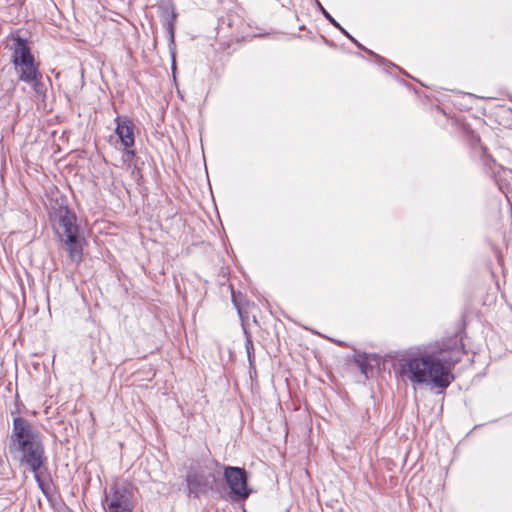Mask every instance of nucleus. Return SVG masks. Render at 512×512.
<instances>
[{
  "instance_id": "obj_1",
  "label": "nucleus",
  "mask_w": 512,
  "mask_h": 512,
  "mask_svg": "<svg viewBox=\"0 0 512 512\" xmlns=\"http://www.w3.org/2000/svg\"><path fill=\"white\" fill-rule=\"evenodd\" d=\"M9 452L17 457L21 466L34 474L38 487L47 495L48 488L42 475L47 471L48 458L42 436L23 417L13 419V428L9 436Z\"/></svg>"
},
{
  "instance_id": "obj_2",
  "label": "nucleus",
  "mask_w": 512,
  "mask_h": 512,
  "mask_svg": "<svg viewBox=\"0 0 512 512\" xmlns=\"http://www.w3.org/2000/svg\"><path fill=\"white\" fill-rule=\"evenodd\" d=\"M463 346L459 339L454 337L439 347L425 350V384L432 383L442 390L449 387L454 381L451 370L461 360Z\"/></svg>"
},
{
  "instance_id": "obj_3",
  "label": "nucleus",
  "mask_w": 512,
  "mask_h": 512,
  "mask_svg": "<svg viewBox=\"0 0 512 512\" xmlns=\"http://www.w3.org/2000/svg\"><path fill=\"white\" fill-rule=\"evenodd\" d=\"M53 229L59 239L64 243L72 262L79 264L82 261L83 246L80 238V227L77 217L67 206H59L53 214Z\"/></svg>"
},
{
  "instance_id": "obj_4",
  "label": "nucleus",
  "mask_w": 512,
  "mask_h": 512,
  "mask_svg": "<svg viewBox=\"0 0 512 512\" xmlns=\"http://www.w3.org/2000/svg\"><path fill=\"white\" fill-rule=\"evenodd\" d=\"M102 507L104 512H133V487L125 481L113 482L104 490Z\"/></svg>"
},
{
  "instance_id": "obj_5",
  "label": "nucleus",
  "mask_w": 512,
  "mask_h": 512,
  "mask_svg": "<svg viewBox=\"0 0 512 512\" xmlns=\"http://www.w3.org/2000/svg\"><path fill=\"white\" fill-rule=\"evenodd\" d=\"M212 466L218 467L217 461H211L205 466V469L190 470L186 475V483L188 488V496L198 498L201 494H205L212 490L216 482V475Z\"/></svg>"
},
{
  "instance_id": "obj_6",
  "label": "nucleus",
  "mask_w": 512,
  "mask_h": 512,
  "mask_svg": "<svg viewBox=\"0 0 512 512\" xmlns=\"http://www.w3.org/2000/svg\"><path fill=\"white\" fill-rule=\"evenodd\" d=\"M223 477L230 489V499L234 502L246 500L252 493L248 486V474L244 468L224 466Z\"/></svg>"
},
{
  "instance_id": "obj_7",
  "label": "nucleus",
  "mask_w": 512,
  "mask_h": 512,
  "mask_svg": "<svg viewBox=\"0 0 512 512\" xmlns=\"http://www.w3.org/2000/svg\"><path fill=\"white\" fill-rule=\"evenodd\" d=\"M425 351L408 353L399 360V373L403 380L412 384H425Z\"/></svg>"
},
{
  "instance_id": "obj_8",
  "label": "nucleus",
  "mask_w": 512,
  "mask_h": 512,
  "mask_svg": "<svg viewBox=\"0 0 512 512\" xmlns=\"http://www.w3.org/2000/svg\"><path fill=\"white\" fill-rule=\"evenodd\" d=\"M115 133L118 136L121 146L124 148L134 147L135 145V124L126 116H117L115 118Z\"/></svg>"
},
{
  "instance_id": "obj_9",
  "label": "nucleus",
  "mask_w": 512,
  "mask_h": 512,
  "mask_svg": "<svg viewBox=\"0 0 512 512\" xmlns=\"http://www.w3.org/2000/svg\"><path fill=\"white\" fill-rule=\"evenodd\" d=\"M13 66L17 74L18 81L27 83L33 82L37 78H42V73L39 70V64L35 59L15 63Z\"/></svg>"
},
{
  "instance_id": "obj_10",
  "label": "nucleus",
  "mask_w": 512,
  "mask_h": 512,
  "mask_svg": "<svg viewBox=\"0 0 512 512\" xmlns=\"http://www.w3.org/2000/svg\"><path fill=\"white\" fill-rule=\"evenodd\" d=\"M13 45H12V54H11V63H19L24 61H29L35 59L34 55L31 52V48L28 44V40L19 35H15L12 37Z\"/></svg>"
},
{
  "instance_id": "obj_11",
  "label": "nucleus",
  "mask_w": 512,
  "mask_h": 512,
  "mask_svg": "<svg viewBox=\"0 0 512 512\" xmlns=\"http://www.w3.org/2000/svg\"><path fill=\"white\" fill-rule=\"evenodd\" d=\"M177 14L175 12L174 7L171 5L163 10V18H164V27L169 34V48L172 54L173 63L172 66H175V53L173 47L175 46V21Z\"/></svg>"
},
{
  "instance_id": "obj_12",
  "label": "nucleus",
  "mask_w": 512,
  "mask_h": 512,
  "mask_svg": "<svg viewBox=\"0 0 512 512\" xmlns=\"http://www.w3.org/2000/svg\"><path fill=\"white\" fill-rule=\"evenodd\" d=\"M123 154H122V162L127 166V168L134 167L132 174H139L140 170L136 168V164L134 163V159L136 157V152L133 149V147L124 148L123 147Z\"/></svg>"
},
{
  "instance_id": "obj_13",
  "label": "nucleus",
  "mask_w": 512,
  "mask_h": 512,
  "mask_svg": "<svg viewBox=\"0 0 512 512\" xmlns=\"http://www.w3.org/2000/svg\"><path fill=\"white\" fill-rule=\"evenodd\" d=\"M42 78H37L35 81L33 82H27L26 84H29L31 85L34 93L37 95V96H45V93H46V88H45V85L42 83Z\"/></svg>"
},
{
  "instance_id": "obj_14",
  "label": "nucleus",
  "mask_w": 512,
  "mask_h": 512,
  "mask_svg": "<svg viewBox=\"0 0 512 512\" xmlns=\"http://www.w3.org/2000/svg\"><path fill=\"white\" fill-rule=\"evenodd\" d=\"M245 347H246V350H247V355H248L249 363L252 364L253 358H254V355H253L254 348H253V342H252V339H251L250 336L246 337Z\"/></svg>"
},
{
  "instance_id": "obj_15",
  "label": "nucleus",
  "mask_w": 512,
  "mask_h": 512,
  "mask_svg": "<svg viewBox=\"0 0 512 512\" xmlns=\"http://www.w3.org/2000/svg\"><path fill=\"white\" fill-rule=\"evenodd\" d=\"M356 363L358 364L361 372L363 374H367L368 370V364L366 363V357L362 355H358V358L356 359Z\"/></svg>"
},
{
  "instance_id": "obj_16",
  "label": "nucleus",
  "mask_w": 512,
  "mask_h": 512,
  "mask_svg": "<svg viewBox=\"0 0 512 512\" xmlns=\"http://www.w3.org/2000/svg\"><path fill=\"white\" fill-rule=\"evenodd\" d=\"M317 5L320 9V11L322 12V14L324 15V17L332 24L334 25L335 27H338L339 26V23L323 8V6L320 4L319 1H317Z\"/></svg>"
},
{
  "instance_id": "obj_17",
  "label": "nucleus",
  "mask_w": 512,
  "mask_h": 512,
  "mask_svg": "<svg viewBox=\"0 0 512 512\" xmlns=\"http://www.w3.org/2000/svg\"><path fill=\"white\" fill-rule=\"evenodd\" d=\"M339 28L352 42H354L357 47L361 48V49H364L368 54L370 55H375L371 50H368L366 48H364L359 42H357L351 35H349V33L344 30L340 25L337 27Z\"/></svg>"
},
{
  "instance_id": "obj_18",
  "label": "nucleus",
  "mask_w": 512,
  "mask_h": 512,
  "mask_svg": "<svg viewBox=\"0 0 512 512\" xmlns=\"http://www.w3.org/2000/svg\"><path fill=\"white\" fill-rule=\"evenodd\" d=\"M339 28L352 42H354L357 47L361 48V49H364L368 54L370 55H375L371 50H368L366 48H364L359 42H357L351 35H349V33L344 30L340 25L337 27Z\"/></svg>"
},
{
  "instance_id": "obj_19",
  "label": "nucleus",
  "mask_w": 512,
  "mask_h": 512,
  "mask_svg": "<svg viewBox=\"0 0 512 512\" xmlns=\"http://www.w3.org/2000/svg\"><path fill=\"white\" fill-rule=\"evenodd\" d=\"M233 302H234V304L238 307V305H237V303H236V299H235V297H234V296H233Z\"/></svg>"
}]
</instances>
